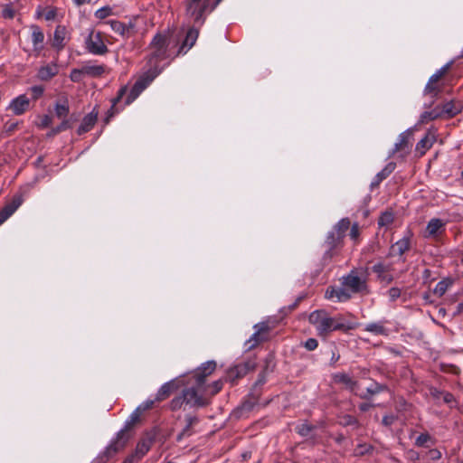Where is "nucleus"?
<instances>
[{"mask_svg": "<svg viewBox=\"0 0 463 463\" xmlns=\"http://www.w3.org/2000/svg\"><path fill=\"white\" fill-rule=\"evenodd\" d=\"M168 37L163 33H156L152 39L149 48L151 50L147 57V70L137 80L129 90L124 106L131 104L143 90L160 74L162 67L159 63L169 57Z\"/></svg>", "mask_w": 463, "mask_h": 463, "instance_id": "1", "label": "nucleus"}, {"mask_svg": "<svg viewBox=\"0 0 463 463\" xmlns=\"http://www.w3.org/2000/svg\"><path fill=\"white\" fill-rule=\"evenodd\" d=\"M339 287H328L325 297L327 299L336 298L337 302H346L354 295H367L369 293L367 276L359 274L357 269H352L340 279Z\"/></svg>", "mask_w": 463, "mask_h": 463, "instance_id": "2", "label": "nucleus"}, {"mask_svg": "<svg viewBox=\"0 0 463 463\" xmlns=\"http://www.w3.org/2000/svg\"><path fill=\"white\" fill-rule=\"evenodd\" d=\"M308 321L313 325L319 336L326 337L333 331H348L355 327L352 323L345 322L342 315L330 317L325 309H317L310 313Z\"/></svg>", "mask_w": 463, "mask_h": 463, "instance_id": "3", "label": "nucleus"}, {"mask_svg": "<svg viewBox=\"0 0 463 463\" xmlns=\"http://www.w3.org/2000/svg\"><path fill=\"white\" fill-rule=\"evenodd\" d=\"M350 227L349 218H342L329 231L326 236L324 246L326 250L322 257L324 265L330 263L332 259L336 256L344 245V238Z\"/></svg>", "mask_w": 463, "mask_h": 463, "instance_id": "4", "label": "nucleus"}, {"mask_svg": "<svg viewBox=\"0 0 463 463\" xmlns=\"http://www.w3.org/2000/svg\"><path fill=\"white\" fill-rule=\"evenodd\" d=\"M200 387H188L182 391L181 394L174 397L169 402V409L176 411L184 406L190 409H199L210 404L211 399L205 394L200 392Z\"/></svg>", "mask_w": 463, "mask_h": 463, "instance_id": "5", "label": "nucleus"}, {"mask_svg": "<svg viewBox=\"0 0 463 463\" xmlns=\"http://www.w3.org/2000/svg\"><path fill=\"white\" fill-rule=\"evenodd\" d=\"M463 109L461 101L454 99H442L439 90L436 91V119H449L456 117Z\"/></svg>", "mask_w": 463, "mask_h": 463, "instance_id": "6", "label": "nucleus"}, {"mask_svg": "<svg viewBox=\"0 0 463 463\" xmlns=\"http://www.w3.org/2000/svg\"><path fill=\"white\" fill-rule=\"evenodd\" d=\"M128 440V437L127 436L126 430H120L106 447L105 450L99 456V460L101 463H106L126 447Z\"/></svg>", "mask_w": 463, "mask_h": 463, "instance_id": "7", "label": "nucleus"}, {"mask_svg": "<svg viewBox=\"0 0 463 463\" xmlns=\"http://www.w3.org/2000/svg\"><path fill=\"white\" fill-rule=\"evenodd\" d=\"M210 0H185V14L193 19L194 23L203 24L204 23L203 14L207 10Z\"/></svg>", "mask_w": 463, "mask_h": 463, "instance_id": "8", "label": "nucleus"}, {"mask_svg": "<svg viewBox=\"0 0 463 463\" xmlns=\"http://www.w3.org/2000/svg\"><path fill=\"white\" fill-rule=\"evenodd\" d=\"M255 332L245 342V347L247 350L255 348L260 344L266 342L269 338V332L272 327L268 322H260L254 326Z\"/></svg>", "mask_w": 463, "mask_h": 463, "instance_id": "9", "label": "nucleus"}, {"mask_svg": "<svg viewBox=\"0 0 463 463\" xmlns=\"http://www.w3.org/2000/svg\"><path fill=\"white\" fill-rule=\"evenodd\" d=\"M256 367V360L254 358L248 359L247 361L230 368L226 374V380L232 384H235L239 379L242 378L250 372L254 371Z\"/></svg>", "mask_w": 463, "mask_h": 463, "instance_id": "10", "label": "nucleus"}, {"mask_svg": "<svg viewBox=\"0 0 463 463\" xmlns=\"http://www.w3.org/2000/svg\"><path fill=\"white\" fill-rule=\"evenodd\" d=\"M413 143V133L411 129L401 133L398 137L397 142L394 144V147L392 151V155H398L399 157L404 158L407 156L412 147Z\"/></svg>", "mask_w": 463, "mask_h": 463, "instance_id": "11", "label": "nucleus"}, {"mask_svg": "<svg viewBox=\"0 0 463 463\" xmlns=\"http://www.w3.org/2000/svg\"><path fill=\"white\" fill-rule=\"evenodd\" d=\"M412 232L411 230H407L404 236L393 243L389 250L390 257H398L402 262L405 261L403 254L411 249V239Z\"/></svg>", "mask_w": 463, "mask_h": 463, "instance_id": "12", "label": "nucleus"}, {"mask_svg": "<svg viewBox=\"0 0 463 463\" xmlns=\"http://www.w3.org/2000/svg\"><path fill=\"white\" fill-rule=\"evenodd\" d=\"M105 24L109 25L114 33H118L124 39L129 38L136 33V24L133 20H130L128 24H125L118 20L111 19L105 22Z\"/></svg>", "mask_w": 463, "mask_h": 463, "instance_id": "13", "label": "nucleus"}, {"mask_svg": "<svg viewBox=\"0 0 463 463\" xmlns=\"http://www.w3.org/2000/svg\"><path fill=\"white\" fill-rule=\"evenodd\" d=\"M86 49L95 55H104L109 52L99 33H91L86 39Z\"/></svg>", "mask_w": 463, "mask_h": 463, "instance_id": "14", "label": "nucleus"}, {"mask_svg": "<svg viewBox=\"0 0 463 463\" xmlns=\"http://www.w3.org/2000/svg\"><path fill=\"white\" fill-rule=\"evenodd\" d=\"M30 99L25 94H21L10 101L6 109L11 110L15 116H21L30 109Z\"/></svg>", "mask_w": 463, "mask_h": 463, "instance_id": "15", "label": "nucleus"}, {"mask_svg": "<svg viewBox=\"0 0 463 463\" xmlns=\"http://www.w3.org/2000/svg\"><path fill=\"white\" fill-rule=\"evenodd\" d=\"M156 433L154 431H150L146 433V435L138 441L134 453V456L137 459H141L150 450L156 440Z\"/></svg>", "mask_w": 463, "mask_h": 463, "instance_id": "16", "label": "nucleus"}, {"mask_svg": "<svg viewBox=\"0 0 463 463\" xmlns=\"http://www.w3.org/2000/svg\"><path fill=\"white\" fill-rule=\"evenodd\" d=\"M23 202L24 199L22 194H15L12 198V201L6 203L5 207L0 210V226L15 213Z\"/></svg>", "mask_w": 463, "mask_h": 463, "instance_id": "17", "label": "nucleus"}, {"mask_svg": "<svg viewBox=\"0 0 463 463\" xmlns=\"http://www.w3.org/2000/svg\"><path fill=\"white\" fill-rule=\"evenodd\" d=\"M216 366L215 361H207L202 364V365L194 372L196 384L198 386H202L204 383L206 377L215 371Z\"/></svg>", "mask_w": 463, "mask_h": 463, "instance_id": "18", "label": "nucleus"}, {"mask_svg": "<svg viewBox=\"0 0 463 463\" xmlns=\"http://www.w3.org/2000/svg\"><path fill=\"white\" fill-rule=\"evenodd\" d=\"M332 382L335 384H344L346 389L350 392L357 394L355 392L359 383L357 381L354 380L348 373L344 372H339L332 374Z\"/></svg>", "mask_w": 463, "mask_h": 463, "instance_id": "19", "label": "nucleus"}, {"mask_svg": "<svg viewBox=\"0 0 463 463\" xmlns=\"http://www.w3.org/2000/svg\"><path fill=\"white\" fill-rule=\"evenodd\" d=\"M373 271L377 275V279L384 284H390L393 280V276L391 273L392 265L384 264L382 262L376 263L372 268Z\"/></svg>", "mask_w": 463, "mask_h": 463, "instance_id": "20", "label": "nucleus"}, {"mask_svg": "<svg viewBox=\"0 0 463 463\" xmlns=\"http://www.w3.org/2000/svg\"><path fill=\"white\" fill-rule=\"evenodd\" d=\"M179 383L176 379L170 380L164 384L161 385V387L158 389L155 401L156 402H162L167 399L172 393L176 392L179 389Z\"/></svg>", "mask_w": 463, "mask_h": 463, "instance_id": "21", "label": "nucleus"}, {"mask_svg": "<svg viewBox=\"0 0 463 463\" xmlns=\"http://www.w3.org/2000/svg\"><path fill=\"white\" fill-rule=\"evenodd\" d=\"M127 92H128V86H123L118 90L117 96L112 99L111 107L108 110L106 118H104V123L106 125L109 124L110 119L116 114L119 113V111L123 109V108H118L117 105L123 99V97L127 94Z\"/></svg>", "mask_w": 463, "mask_h": 463, "instance_id": "22", "label": "nucleus"}, {"mask_svg": "<svg viewBox=\"0 0 463 463\" xmlns=\"http://www.w3.org/2000/svg\"><path fill=\"white\" fill-rule=\"evenodd\" d=\"M98 116H99V110L97 109V108H94L89 114H87L82 118V121L77 129V133L79 135H82V134L87 133L90 130H91L97 122Z\"/></svg>", "mask_w": 463, "mask_h": 463, "instance_id": "23", "label": "nucleus"}, {"mask_svg": "<svg viewBox=\"0 0 463 463\" xmlns=\"http://www.w3.org/2000/svg\"><path fill=\"white\" fill-rule=\"evenodd\" d=\"M59 73V66L56 62H50L41 66L37 71V78L43 81H48Z\"/></svg>", "mask_w": 463, "mask_h": 463, "instance_id": "24", "label": "nucleus"}, {"mask_svg": "<svg viewBox=\"0 0 463 463\" xmlns=\"http://www.w3.org/2000/svg\"><path fill=\"white\" fill-rule=\"evenodd\" d=\"M198 36H199L198 29H196L194 27H191L187 31L185 38L178 50V54L186 53L187 51L190 50L194 45Z\"/></svg>", "mask_w": 463, "mask_h": 463, "instance_id": "25", "label": "nucleus"}, {"mask_svg": "<svg viewBox=\"0 0 463 463\" xmlns=\"http://www.w3.org/2000/svg\"><path fill=\"white\" fill-rule=\"evenodd\" d=\"M185 426L177 435L176 440L181 441L184 438L190 437L194 434L193 427L199 422V418L195 415H185Z\"/></svg>", "mask_w": 463, "mask_h": 463, "instance_id": "26", "label": "nucleus"}, {"mask_svg": "<svg viewBox=\"0 0 463 463\" xmlns=\"http://www.w3.org/2000/svg\"><path fill=\"white\" fill-rule=\"evenodd\" d=\"M32 43L33 51L39 53L43 49L44 34L40 26L36 24L31 25Z\"/></svg>", "mask_w": 463, "mask_h": 463, "instance_id": "27", "label": "nucleus"}, {"mask_svg": "<svg viewBox=\"0 0 463 463\" xmlns=\"http://www.w3.org/2000/svg\"><path fill=\"white\" fill-rule=\"evenodd\" d=\"M67 35V29L64 25H57L54 33H53V39H52V47L55 48L57 51H61L65 46V39Z\"/></svg>", "mask_w": 463, "mask_h": 463, "instance_id": "28", "label": "nucleus"}, {"mask_svg": "<svg viewBox=\"0 0 463 463\" xmlns=\"http://www.w3.org/2000/svg\"><path fill=\"white\" fill-rule=\"evenodd\" d=\"M385 323L386 321L371 322L364 326V330L374 335H388L389 329Z\"/></svg>", "mask_w": 463, "mask_h": 463, "instance_id": "29", "label": "nucleus"}, {"mask_svg": "<svg viewBox=\"0 0 463 463\" xmlns=\"http://www.w3.org/2000/svg\"><path fill=\"white\" fill-rule=\"evenodd\" d=\"M388 390V386L386 384L379 383L377 382H373L370 386L366 388L365 392L357 393L361 399L369 400L373 395L381 393Z\"/></svg>", "mask_w": 463, "mask_h": 463, "instance_id": "30", "label": "nucleus"}, {"mask_svg": "<svg viewBox=\"0 0 463 463\" xmlns=\"http://www.w3.org/2000/svg\"><path fill=\"white\" fill-rule=\"evenodd\" d=\"M396 167V163L390 162L388 163L385 167L380 171L373 178V180L371 183V187H376L382 183L384 179H386L394 170Z\"/></svg>", "mask_w": 463, "mask_h": 463, "instance_id": "31", "label": "nucleus"}, {"mask_svg": "<svg viewBox=\"0 0 463 463\" xmlns=\"http://www.w3.org/2000/svg\"><path fill=\"white\" fill-rule=\"evenodd\" d=\"M106 67L103 64H90L86 63L83 65V71L86 76L97 78L101 76L105 72Z\"/></svg>", "mask_w": 463, "mask_h": 463, "instance_id": "32", "label": "nucleus"}, {"mask_svg": "<svg viewBox=\"0 0 463 463\" xmlns=\"http://www.w3.org/2000/svg\"><path fill=\"white\" fill-rule=\"evenodd\" d=\"M394 222V213L392 210H387L381 213L378 218V226L388 229Z\"/></svg>", "mask_w": 463, "mask_h": 463, "instance_id": "33", "label": "nucleus"}, {"mask_svg": "<svg viewBox=\"0 0 463 463\" xmlns=\"http://www.w3.org/2000/svg\"><path fill=\"white\" fill-rule=\"evenodd\" d=\"M439 403H445L449 405V407H453L456 404V401L451 393L436 391V404Z\"/></svg>", "mask_w": 463, "mask_h": 463, "instance_id": "34", "label": "nucleus"}, {"mask_svg": "<svg viewBox=\"0 0 463 463\" xmlns=\"http://www.w3.org/2000/svg\"><path fill=\"white\" fill-rule=\"evenodd\" d=\"M455 279L452 277H446L436 285V294L442 296L446 291L454 284Z\"/></svg>", "mask_w": 463, "mask_h": 463, "instance_id": "35", "label": "nucleus"}, {"mask_svg": "<svg viewBox=\"0 0 463 463\" xmlns=\"http://www.w3.org/2000/svg\"><path fill=\"white\" fill-rule=\"evenodd\" d=\"M55 115L58 118L67 119V116L70 111L69 103L67 99H64L62 103H56L54 106Z\"/></svg>", "mask_w": 463, "mask_h": 463, "instance_id": "36", "label": "nucleus"}, {"mask_svg": "<svg viewBox=\"0 0 463 463\" xmlns=\"http://www.w3.org/2000/svg\"><path fill=\"white\" fill-rule=\"evenodd\" d=\"M429 133L421 138L416 145V152L419 153L420 156H423L425 152L431 147L432 141L429 138Z\"/></svg>", "mask_w": 463, "mask_h": 463, "instance_id": "37", "label": "nucleus"}, {"mask_svg": "<svg viewBox=\"0 0 463 463\" xmlns=\"http://www.w3.org/2000/svg\"><path fill=\"white\" fill-rule=\"evenodd\" d=\"M316 429V426L309 424L307 421L302 422L298 424L295 430L296 432L300 435L301 437H307L314 430Z\"/></svg>", "mask_w": 463, "mask_h": 463, "instance_id": "38", "label": "nucleus"}, {"mask_svg": "<svg viewBox=\"0 0 463 463\" xmlns=\"http://www.w3.org/2000/svg\"><path fill=\"white\" fill-rule=\"evenodd\" d=\"M258 403V396L253 401H244L240 407L237 408L236 412L242 414L243 412L250 411Z\"/></svg>", "mask_w": 463, "mask_h": 463, "instance_id": "39", "label": "nucleus"}, {"mask_svg": "<svg viewBox=\"0 0 463 463\" xmlns=\"http://www.w3.org/2000/svg\"><path fill=\"white\" fill-rule=\"evenodd\" d=\"M71 123L68 119H63L61 123L56 128H52V130L47 134L48 137H53L62 131H65L71 128Z\"/></svg>", "mask_w": 463, "mask_h": 463, "instance_id": "40", "label": "nucleus"}, {"mask_svg": "<svg viewBox=\"0 0 463 463\" xmlns=\"http://www.w3.org/2000/svg\"><path fill=\"white\" fill-rule=\"evenodd\" d=\"M112 14V8L109 5L98 9L94 15L97 19H105Z\"/></svg>", "mask_w": 463, "mask_h": 463, "instance_id": "41", "label": "nucleus"}, {"mask_svg": "<svg viewBox=\"0 0 463 463\" xmlns=\"http://www.w3.org/2000/svg\"><path fill=\"white\" fill-rule=\"evenodd\" d=\"M422 237L428 239L434 236V218L428 221L426 228L421 232Z\"/></svg>", "mask_w": 463, "mask_h": 463, "instance_id": "42", "label": "nucleus"}, {"mask_svg": "<svg viewBox=\"0 0 463 463\" xmlns=\"http://www.w3.org/2000/svg\"><path fill=\"white\" fill-rule=\"evenodd\" d=\"M422 305H430L434 301V290L430 288L421 293Z\"/></svg>", "mask_w": 463, "mask_h": 463, "instance_id": "43", "label": "nucleus"}, {"mask_svg": "<svg viewBox=\"0 0 463 463\" xmlns=\"http://www.w3.org/2000/svg\"><path fill=\"white\" fill-rule=\"evenodd\" d=\"M83 76H86V75H85V72L83 71V66H82L80 69H73L71 71L70 79L73 82H80L82 80Z\"/></svg>", "mask_w": 463, "mask_h": 463, "instance_id": "44", "label": "nucleus"}, {"mask_svg": "<svg viewBox=\"0 0 463 463\" xmlns=\"http://www.w3.org/2000/svg\"><path fill=\"white\" fill-rule=\"evenodd\" d=\"M349 228H350L349 236H350L351 240H353L356 243L358 241L359 236H360V226H359L358 222H354L352 225L350 224Z\"/></svg>", "mask_w": 463, "mask_h": 463, "instance_id": "45", "label": "nucleus"}, {"mask_svg": "<svg viewBox=\"0 0 463 463\" xmlns=\"http://www.w3.org/2000/svg\"><path fill=\"white\" fill-rule=\"evenodd\" d=\"M19 127V122L18 121H14V120H8L5 123L4 125V131L10 135L12 133H14Z\"/></svg>", "mask_w": 463, "mask_h": 463, "instance_id": "46", "label": "nucleus"}, {"mask_svg": "<svg viewBox=\"0 0 463 463\" xmlns=\"http://www.w3.org/2000/svg\"><path fill=\"white\" fill-rule=\"evenodd\" d=\"M341 424L344 426H358V420L355 417L345 414L342 417Z\"/></svg>", "mask_w": 463, "mask_h": 463, "instance_id": "47", "label": "nucleus"}, {"mask_svg": "<svg viewBox=\"0 0 463 463\" xmlns=\"http://www.w3.org/2000/svg\"><path fill=\"white\" fill-rule=\"evenodd\" d=\"M141 413L142 412L137 408L130 415L129 420L127 421V426L124 430H127L128 427L137 422L139 420Z\"/></svg>", "mask_w": 463, "mask_h": 463, "instance_id": "48", "label": "nucleus"}, {"mask_svg": "<svg viewBox=\"0 0 463 463\" xmlns=\"http://www.w3.org/2000/svg\"><path fill=\"white\" fill-rule=\"evenodd\" d=\"M274 367L275 364L273 362V357L271 355H269L265 359V365L261 371H265V373L269 374V373L273 372Z\"/></svg>", "mask_w": 463, "mask_h": 463, "instance_id": "49", "label": "nucleus"}, {"mask_svg": "<svg viewBox=\"0 0 463 463\" xmlns=\"http://www.w3.org/2000/svg\"><path fill=\"white\" fill-rule=\"evenodd\" d=\"M452 62H449L447 63L446 65H444L440 70H439L438 71H436V91L437 90H439V80L440 78H442L445 73L447 72V71L449 70V68L450 67Z\"/></svg>", "mask_w": 463, "mask_h": 463, "instance_id": "50", "label": "nucleus"}, {"mask_svg": "<svg viewBox=\"0 0 463 463\" xmlns=\"http://www.w3.org/2000/svg\"><path fill=\"white\" fill-rule=\"evenodd\" d=\"M33 99L34 100L38 99L44 92V88L43 86H33L30 89Z\"/></svg>", "mask_w": 463, "mask_h": 463, "instance_id": "51", "label": "nucleus"}, {"mask_svg": "<svg viewBox=\"0 0 463 463\" xmlns=\"http://www.w3.org/2000/svg\"><path fill=\"white\" fill-rule=\"evenodd\" d=\"M304 347L308 351H314L318 346V342L316 338H308L304 344Z\"/></svg>", "mask_w": 463, "mask_h": 463, "instance_id": "52", "label": "nucleus"}, {"mask_svg": "<svg viewBox=\"0 0 463 463\" xmlns=\"http://www.w3.org/2000/svg\"><path fill=\"white\" fill-rule=\"evenodd\" d=\"M430 439V436L429 434L422 433L417 437V439L415 440V444L418 447H424Z\"/></svg>", "mask_w": 463, "mask_h": 463, "instance_id": "53", "label": "nucleus"}, {"mask_svg": "<svg viewBox=\"0 0 463 463\" xmlns=\"http://www.w3.org/2000/svg\"><path fill=\"white\" fill-rule=\"evenodd\" d=\"M52 123V118L51 116L49 115H43L42 118H41V120L38 124V127L40 128H48L49 126H51Z\"/></svg>", "mask_w": 463, "mask_h": 463, "instance_id": "54", "label": "nucleus"}, {"mask_svg": "<svg viewBox=\"0 0 463 463\" xmlns=\"http://www.w3.org/2000/svg\"><path fill=\"white\" fill-rule=\"evenodd\" d=\"M434 119V111H425L421 114L419 123L424 124Z\"/></svg>", "mask_w": 463, "mask_h": 463, "instance_id": "55", "label": "nucleus"}, {"mask_svg": "<svg viewBox=\"0 0 463 463\" xmlns=\"http://www.w3.org/2000/svg\"><path fill=\"white\" fill-rule=\"evenodd\" d=\"M156 401L154 400H146L144 402H142L138 407L137 409L143 412L145 411H147V410H150L153 408L154 406V403L156 402Z\"/></svg>", "mask_w": 463, "mask_h": 463, "instance_id": "56", "label": "nucleus"}, {"mask_svg": "<svg viewBox=\"0 0 463 463\" xmlns=\"http://www.w3.org/2000/svg\"><path fill=\"white\" fill-rule=\"evenodd\" d=\"M388 296L392 301L396 300L401 296V289L399 288H391L388 290Z\"/></svg>", "mask_w": 463, "mask_h": 463, "instance_id": "57", "label": "nucleus"}, {"mask_svg": "<svg viewBox=\"0 0 463 463\" xmlns=\"http://www.w3.org/2000/svg\"><path fill=\"white\" fill-rule=\"evenodd\" d=\"M14 14H15L14 10L9 5H7L6 7H5L3 9L2 15L4 18L13 19L14 17Z\"/></svg>", "mask_w": 463, "mask_h": 463, "instance_id": "58", "label": "nucleus"}, {"mask_svg": "<svg viewBox=\"0 0 463 463\" xmlns=\"http://www.w3.org/2000/svg\"><path fill=\"white\" fill-rule=\"evenodd\" d=\"M211 395L213 396L222 390V382L221 380L213 382V384L211 385Z\"/></svg>", "mask_w": 463, "mask_h": 463, "instance_id": "59", "label": "nucleus"}, {"mask_svg": "<svg viewBox=\"0 0 463 463\" xmlns=\"http://www.w3.org/2000/svg\"><path fill=\"white\" fill-rule=\"evenodd\" d=\"M267 375L268 374L265 373V371H261L258 375L257 381L255 382V387L263 385L267 382Z\"/></svg>", "mask_w": 463, "mask_h": 463, "instance_id": "60", "label": "nucleus"}, {"mask_svg": "<svg viewBox=\"0 0 463 463\" xmlns=\"http://www.w3.org/2000/svg\"><path fill=\"white\" fill-rule=\"evenodd\" d=\"M396 420V417L394 415H385L383 417V420H382V423L384 425V426H391L393 424V422L395 421Z\"/></svg>", "mask_w": 463, "mask_h": 463, "instance_id": "61", "label": "nucleus"}, {"mask_svg": "<svg viewBox=\"0 0 463 463\" xmlns=\"http://www.w3.org/2000/svg\"><path fill=\"white\" fill-rule=\"evenodd\" d=\"M432 90H434V75L430 77V79L425 86L424 92L430 93Z\"/></svg>", "mask_w": 463, "mask_h": 463, "instance_id": "62", "label": "nucleus"}, {"mask_svg": "<svg viewBox=\"0 0 463 463\" xmlns=\"http://www.w3.org/2000/svg\"><path fill=\"white\" fill-rule=\"evenodd\" d=\"M373 405L368 402H362L359 404V409L361 411H369Z\"/></svg>", "mask_w": 463, "mask_h": 463, "instance_id": "63", "label": "nucleus"}, {"mask_svg": "<svg viewBox=\"0 0 463 463\" xmlns=\"http://www.w3.org/2000/svg\"><path fill=\"white\" fill-rule=\"evenodd\" d=\"M56 16V10L54 9H52V10H49L46 14H45V19L47 21H50V20H52L54 19Z\"/></svg>", "mask_w": 463, "mask_h": 463, "instance_id": "64", "label": "nucleus"}]
</instances>
